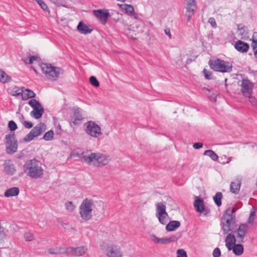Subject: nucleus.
Here are the masks:
<instances>
[{
    "label": "nucleus",
    "instance_id": "f3484780",
    "mask_svg": "<svg viewBox=\"0 0 257 257\" xmlns=\"http://www.w3.org/2000/svg\"><path fill=\"white\" fill-rule=\"evenodd\" d=\"M106 255L108 257H122V254L120 247L113 245L108 246Z\"/></svg>",
    "mask_w": 257,
    "mask_h": 257
},
{
    "label": "nucleus",
    "instance_id": "a18cd8bd",
    "mask_svg": "<svg viewBox=\"0 0 257 257\" xmlns=\"http://www.w3.org/2000/svg\"><path fill=\"white\" fill-rule=\"evenodd\" d=\"M177 257H187L186 252L183 249H179L177 251Z\"/></svg>",
    "mask_w": 257,
    "mask_h": 257
},
{
    "label": "nucleus",
    "instance_id": "4be33fe9",
    "mask_svg": "<svg viewBox=\"0 0 257 257\" xmlns=\"http://www.w3.org/2000/svg\"><path fill=\"white\" fill-rule=\"evenodd\" d=\"M24 89V87H22L21 88V96L22 97V100H26L29 98H33L35 97L36 94L33 91L29 89H25V90Z\"/></svg>",
    "mask_w": 257,
    "mask_h": 257
},
{
    "label": "nucleus",
    "instance_id": "9d476101",
    "mask_svg": "<svg viewBox=\"0 0 257 257\" xmlns=\"http://www.w3.org/2000/svg\"><path fill=\"white\" fill-rule=\"evenodd\" d=\"M88 251V248L85 245L76 247L69 246L64 248V253L67 256L80 257L83 256Z\"/></svg>",
    "mask_w": 257,
    "mask_h": 257
},
{
    "label": "nucleus",
    "instance_id": "4d7b16f0",
    "mask_svg": "<svg viewBox=\"0 0 257 257\" xmlns=\"http://www.w3.org/2000/svg\"><path fill=\"white\" fill-rule=\"evenodd\" d=\"M165 33L166 35L168 36L170 38H171V34L170 30L169 28L165 29Z\"/></svg>",
    "mask_w": 257,
    "mask_h": 257
},
{
    "label": "nucleus",
    "instance_id": "39448f33",
    "mask_svg": "<svg viewBox=\"0 0 257 257\" xmlns=\"http://www.w3.org/2000/svg\"><path fill=\"white\" fill-rule=\"evenodd\" d=\"M94 206V202L92 199L88 198L84 199L79 208L81 218L85 221L90 220L92 218Z\"/></svg>",
    "mask_w": 257,
    "mask_h": 257
},
{
    "label": "nucleus",
    "instance_id": "ea45409f",
    "mask_svg": "<svg viewBox=\"0 0 257 257\" xmlns=\"http://www.w3.org/2000/svg\"><path fill=\"white\" fill-rule=\"evenodd\" d=\"M89 81L91 85L95 87H98L99 83L95 76H92L90 77Z\"/></svg>",
    "mask_w": 257,
    "mask_h": 257
},
{
    "label": "nucleus",
    "instance_id": "20e7f679",
    "mask_svg": "<svg viewBox=\"0 0 257 257\" xmlns=\"http://www.w3.org/2000/svg\"><path fill=\"white\" fill-rule=\"evenodd\" d=\"M24 168L27 175L33 179L40 178L43 175L44 170L41 164L35 159L27 161Z\"/></svg>",
    "mask_w": 257,
    "mask_h": 257
},
{
    "label": "nucleus",
    "instance_id": "5fc2aeb1",
    "mask_svg": "<svg viewBox=\"0 0 257 257\" xmlns=\"http://www.w3.org/2000/svg\"><path fill=\"white\" fill-rule=\"evenodd\" d=\"M196 9V7L186 6V12H189L190 13H194Z\"/></svg>",
    "mask_w": 257,
    "mask_h": 257
},
{
    "label": "nucleus",
    "instance_id": "de8ad7c7",
    "mask_svg": "<svg viewBox=\"0 0 257 257\" xmlns=\"http://www.w3.org/2000/svg\"><path fill=\"white\" fill-rule=\"evenodd\" d=\"M22 123L27 128H31L33 127V124L32 122L28 121L26 120L22 121Z\"/></svg>",
    "mask_w": 257,
    "mask_h": 257
},
{
    "label": "nucleus",
    "instance_id": "e433bc0d",
    "mask_svg": "<svg viewBox=\"0 0 257 257\" xmlns=\"http://www.w3.org/2000/svg\"><path fill=\"white\" fill-rule=\"evenodd\" d=\"M65 205L66 209L70 212H73L76 207L71 201H67L65 203Z\"/></svg>",
    "mask_w": 257,
    "mask_h": 257
},
{
    "label": "nucleus",
    "instance_id": "b1692460",
    "mask_svg": "<svg viewBox=\"0 0 257 257\" xmlns=\"http://www.w3.org/2000/svg\"><path fill=\"white\" fill-rule=\"evenodd\" d=\"M180 221L177 220H173L170 221L166 226V229L167 231H173L177 229L180 226Z\"/></svg>",
    "mask_w": 257,
    "mask_h": 257
},
{
    "label": "nucleus",
    "instance_id": "f257e3e1",
    "mask_svg": "<svg viewBox=\"0 0 257 257\" xmlns=\"http://www.w3.org/2000/svg\"><path fill=\"white\" fill-rule=\"evenodd\" d=\"M249 226L247 223H241L237 229L233 232H229L225 238V245L228 250H231V247L236 243L244 242V237L248 230Z\"/></svg>",
    "mask_w": 257,
    "mask_h": 257
},
{
    "label": "nucleus",
    "instance_id": "a878e982",
    "mask_svg": "<svg viewBox=\"0 0 257 257\" xmlns=\"http://www.w3.org/2000/svg\"><path fill=\"white\" fill-rule=\"evenodd\" d=\"M241 183L239 181L236 180L234 182H232L230 185V191L235 194H237L239 193Z\"/></svg>",
    "mask_w": 257,
    "mask_h": 257
},
{
    "label": "nucleus",
    "instance_id": "dca6fc26",
    "mask_svg": "<svg viewBox=\"0 0 257 257\" xmlns=\"http://www.w3.org/2000/svg\"><path fill=\"white\" fill-rule=\"evenodd\" d=\"M93 13L95 17L99 20L101 24L105 25L107 22V19L109 16V13L107 10H94Z\"/></svg>",
    "mask_w": 257,
    "mask_h": 257
},
{
    "label": "nucleus",
    "instance_id": "c03bdc74",
    "mask_svg": "<svg viewBox=\"0 0 257 257\" xmlns=\"http://www.w3.org/2000/svg\"><path fill=\"white\" fill-rule=\"evenodd\" d=\"M205 78L207 80H211L212 79V72L207 71L206 69H204L203 71Z\"/></svg>",
    "mask_w": 257,
    "mask_h": 257
},
{
    "label": "nucleus",
    "instance_id": "f03ea898",
    "mask_svg": "<svg viewBox=\"0 0 257 257\" xmlns=\"http://www.w3.org/2000/svg\"><path fill=\"white\" fill-rule=\"evenodd\" d=\"M236 211L234 208H228L223 213L221 219L220 225L223 231V234H226L229 232H233L237 229V225L235 222L236 217L233 214Z\"/></svg>",
    "mask_w": 257,
    "mask_h": 257
},
{
    "label": "nucleus",
    "instance_id": "9b49d317",
    "mask_svg": "<svg viewBox=\"0 0 257 257\" xmlns=\"http://www.w3.org/2000/svg\"><path fill=\"white\" fill-rule=\"evenodd\" d=\"M28 104L33 108L30 112L31 116L37 119L40 118L44 112L41 104L35 99H31Z\"/></svg>",
    "mask_w": 257,
    "mask_h": 257
},
{
    "label": "nucleus",
    "instance_id": "58836bf2",
    "mask_svg": "<svg viewBox=\"0 0 257 257\" xmlns=\"http://www.w3.org/2000/svg\"><path fill=\"white\" fill-rule=\"evenodd\" d=\"M252 49L254 50L257 47V32H255L253 33L252 37Z\"/></svg>",
    "mask_w": 257,
    "mask_h": 257
},
{
    "label": "nucleus",
    "instance_id": "13d9d810",
    "mask_svg": "<svg viewBox=\"0 0 257 257\" xmlns=\"http://www.w3.org/2000/svg\"><path fill=\"white\" fill-rule=\"evenodd\" d=\"M87 153L88 152H87L86 153ZM83 153H82L81 155H79L78 153H77L76 154H71V156H74V157L77 156V157L81 158L83 160V159L82 158V154H83Z\"/></svg>",
    "mask_w": 257,
    "mask_h": 257
},
{
    "label": "nucleus",
    "instance_id": "864d4df0",
    "mask_svg": "<svg viewBox=\"0 0 257 257\" xmlns=\"http://www.w3.org/2000/svg\"><path fill=\"white\" fill-rule=\"evenodd\" d=\"M7 236L6 231L3 227L0 226V237L2 238L6 237Z\"/></svg>",
    "mask_w": 257,
    "mask_h": 257
},
{
    "label": "nucleus",
    "instance_id": "79ce46f5",
    "mask_svg": "<svg viewBox=\"0 0 257 257\" xmlns=\"http://www.w3.org/2000/svg\"><path fill=\"white\" fill-rule=\"evenodd\" d=\"M24 238L27 241H32L34 239V234L30 232H26L24 234Z\"/></svg>",
    "mask_w": 257,
    "mask_h": 257
},
{
    "label": "nucleus",
    "instance_id": "37998d69",
    "mask_svg": "<svg viewBox=\"0 0 257 257\" xmlns=\"http://www.w3.org/2000/svg\"><path fill=\"white\" fill-rule=\"evenodd\" d=\"M60 250V248H50L48 249V252L51 254H58L61 252Z\"/></svg>",
    "mask_w": 257,
    "mask_h": 257
},
{
    "label": "nucleus",
    "instance_id": "5701e85b",
    "mask_svg": "<svg viewBox=\"0 0 257 257\" xmlns=\"http://www.w3.org/2000/svg\"><path fill=\"white\" fill-rule=\"evenodd\" d=\"M77 30L82 34H88L91 33L92 29H90L88 26L82 22H80L77 27Z\"/></svg>",
    "mask_w": 257,
    "mask_h": 257
},
{
    "label": "nucleus",
    "instance_id": "c9c22d12",
    "mask_svg": "<svg viewBox=\"0 0 257 257\" xmlns=\"http://www.w3.org/2000/svg\"><path fill=\"white\" fill-rule=\"evenodd\" d=\"M237 30L239 31L240 35L242 36V38L245 37L248 34L247 31L244 29V27L241 26L240 24L237 25Z\"/></svg>",
    "mask_w": 257,
    "mask_h": 257
},
{
    "label": "nucleus",
    "instance_id": "473e14b6",
    "mask_svg": "<svg viewBox=\"0 0 257 257\" xmlns=\"http://www.w3.org/2000/svg\"><path fill=\"white\" fill-rule=\"evenodd\" d=\"M54 137V133L52 130L46 132L43 137V139L45 141H51L53 139Z\"/></svg>",
    "mask_w": 257,
    "mask_h": 257
},
{
    "label": "nucleus",
    "instance_id": "4468645a",
    "mask_svg": "<svg viewBox=\"0 0 257 257\" xmlns=\"http://www.w3.org/2000/svg\"><path fill=\"white\" fill-rule=\"evenodd\" d=\"M82 112V109L78 107L74 106L72 108L70 118L71 122L74 125L79 124L83 120V115Z\"/></svg>",
    "mask_w": 257,
    "mask_h": 257
},
{
    "label": "nucleus",
    "instance_id": "bf43d9fd",
    "mask_svg": "<svg viewBox=\"0 0 257 257\" xmlns=\"http://www.w3.org/2000/svg\"><path fill=\"white\" fill-rule=\"evenodd\" d=\"M24 119H25V118H24V115L23 114H20V115H19V119H20V120L21 123H22V121L25 120Z\"/></svg>",
    "mask_w": 257,
    "mask_h": 257
},
{
    "label": "nucleus",
    "instance_id": "a211bd4d",
    "mask_svg": "<svg viewBox=\"0 0 257 257\" xmlns=\"http://www.w3.org/2000/svg\"><path fill=\"white\" fill-rule=\"evenodd\" d=\"M153 241L156 243H160L162 244H166L172 242H175L177 240V237L175 235H172L169 237L159 238L153 235Z\"/></svg>",
    "mask_w": 257,
    "mask_h": 257
},
{
    "label": "nucleus",
    "instance_id": "f8f14e48",
    "mask_svg": "<svg viewBox=\"0 0 257 257\" xmlns=\"http://www.w3.org/2000/svg\"><path fill=\"white\" fill-rule=\"evenodd\" d=\"M156 206V216L158 218L159 222L163 224H166L169 217L168 214L166 212V206L162 202L157 203Z\"/></svg>",
    "mask_w": 257,
    "mask_h": 257
},
{
    "label": "nucleus",
    "instance_id": "f704fd0d",
    "mask_svg": "<svg viewBox=\"0 0 257 257\" xmlns=\"http://www.w3.org/2000/svg\"><path fill=\"white\" fill-rule=\"evenodd\" d=\"M40 6L42 9L45 12H49V8L43 0H35Z\"/></svg>",
    "mask_w": 257,
    "mask_h": 257
},
{
    "label": "nucleus",
    "instance_id": "49530a36",
    "mask_svg": "<svg viewBox=\"0 0 257 257\" xmlns=\"http://www.w3.org/2000/svg\"><path fill=\"white\" fill-rule=\"evenodd\" d=\"M208 22L210 24V25L213 28H217V24L216 23L215 20L213 17H210L208 19Z\"/></svg>",
    "mask_w": 257,
    "mask_h": 257
},
{
    "label": "nucleus",
    "instance_id": "a19ab883",
    "mask_svg": "<svg viewBox=\"0 0 257 257\" xmlns=\"http://www.w3.org/2000/svg\"><path fill=\"white\" fill-rule=\"evenodd\" d=\"M8 127L11 131H14L17 129V125L13 120H10L8 123Z\"/></svg>",
    "mask_w": 257,
    "mask_h": 257
},
{
    "label": "nucleus",
    "instance_id": "2eb2a0df",
    "mask_svg": "<svg viewBox=\"0 0 257 257\" xmlns=\"http://www.w3.org/2000/svg\"><path fill=\"white\" fill-rule=\"evenodd\" d=\"M196 199L194 202V206L196 211L200 213H203L205 216L207 215L210 211L207 209H205L203 200L198 197H195Z\"/></svg>",
    "mask_w": 257,
    "mask_h": 257
},
{
    "label": "nucleus",
    "instance_id": "6e6d98bb",
    "mask_svg": "<svg viewBox=\"0 0 257 257\" xmlns=\"http://www.w3.org/2000/svg\"><path fill=\"white\" fill-rule=\"evenodd\" d=\"M193 147L195 149H199L203 147V144L201 143H194L193 145Z\"/></svg>",
    "mask_w": 257,
    "mask_h": 257
},
{
    "label": "nucleus",
    "instance_id": "6ab92c4d",
    "mask_svg": "<svg viewBox=\"0 0 257 257\" xmlns=\"http://www.w3.org/2000/svg\"><path fill=\"white\" fill-rule=\"evenodd\" d=\"M117 6L120 9L124 10L125 12L130 16H133L135 18L138 17V15L135 12L134 7L131 5L128 4H118Z\"/></svg>",
    "mask_w": 257,
    "mask_h": 257
},
{
    "label": "nucleus",
    "instance_id": "cd10ccee",
    "mask_svg": "<svg viewBox=\"0 0 257 257\" xmlns=\"http://www.w3.org/2000/svg\"><path fill=\"white\" fill-rule=\"evenodd\" d=\"M19 189L18 187H14L7 189L5 192V196L6 197L16 196L19 194Z\"/></svg>",
    "mask_w": 257,
    "mask_h": 257
},
{
    "label": "nucleus",
    "instance_id": "3c124183",
    "mask_svg": "<svg viewBox=\"0 0 257 257\" xmlns=\"http://www.w3.org/2000/svg\"><path fill=\"white\" fill-rule=\"evenodd\" d=\"M249 100L252 105L255 106L257 108V99L254 97L249 96Z\"/></svg>",
    "mask_w": 257,
    "mask_h": 257
},
{
    "label": "nucleus",
    "instance_id": "09e8293b",
    "mask_svg": "<svg viewBox=\"0 0 257 257\" xmlns=\"http://www.w3.org/2000/svg\"><path fill=\"white\" fill-rule=\"evenodd\" d=\"M213 257H219L221 255V251L218 247L215 248L213 251Z\"/></svg>",
    "mask_w": 257,
    "mask_h": 257
},
{
    "label": "nucleus",
    "instance_id": "72a5a7b5",
    "mask_svg": "<svg viewBox=\"0 0 257 257\" xmlns=\"http://www.w3.org/2000/svg\"><path fill=\"white\" fill-rule=\"evenodd\" d=\"M256 213V209L254 207H252L250 210L249 218L248 219V223H252L254 220V216Z\"/></svg>",
    "mask_w": 257,
    "mask_h": 257
},
{
    "label": "nucleus",
    "instance_id": "2f4dec72",
    "mask_svg": "<svg viewBox=\"0 0 257 257\" xmlns=\"http://www.w3.org/2000/svg\"><path fill=\"white\" fill-rule=\"evenodd\" d=\"M9 92L12 96H18L21 95L22 91H20L18 87L15 86L14 88H10L9 89Z\"/></svg>",
    "mask_w": 257,
    "mask_h": 257
},
{
    "label": "nucleus",
    "instance_id": "aec40b11",
    "mask_svg": "<svg viewBox=\"0 0 257 257\" xmlns=\"http://www.w3.org/2000/svg\"><path fill=\"white\" fill-rule=\"evenodd\" d=\"M252 84L247 79H243L241 83V90L245 95L250 94L252 88Z\"/></svg>",
    "mask_w": 257,
    "mask_h": 257
},
{
    "label": "nucleus",
    "instance_id": "393cba45",
    "mask_svg": "<svg viewBox=\"0 0 257 257\" xmlns=\"http://www.w3.org/2000/svg\"><path fill=\"white\" fill-rule=\"evenodd\" d=\"M4 171L5 173L9 175H13L15 173L16 169L14 164H13L10 161L5 164Z\"/></svg>",
    "mask_w": 257,
    "mask_h": 257
},
{
    "label": "nucleus",
    "instance_id": "603ef678",
    "mask_svg": "<svg viewBox=\"0 0 257 257\" xmlns=\"http://www.w3.org/2000/svg\"><path fill=\"white\" fill-rule=\"evenodd\" d=\"M194 13H190L189 12H186L185 16L187 17V22L188 23L190 22L192 17L194 15Z\"/></svg>",
    "mask_w": 257,
    "mask_h": 257
},
{
    "label": "nucleus",
    "instance_id": "4c0bfd02",
    "mask_svg": "<svg viewBox=\"0 0 257 257\" xmlns=\"http://www.w3.org/2000/svg\"><path fill=\"white\" fill-rule=\"evenodd\" d=\"M39 58V57L38 56L35 55V56H31L29 57L28 60H27L26 58H24L23 60H24V61L25 62V63L31 64L33 63V62L34 61L37 60Z\"/></svg>",
    "mask_w": 257,
    "mask_h": 257
},
{
    "label": "nucleus",
    "instance_id": "0eeeda50",
    "mask_svg": "<svg viewBox=\"0 0 257 257\" xmlns=\"http://www.w3.org/2000/svg\"><path fill=\"white\" fill-rule=\"evenodd\" d=\"M208 63L211 69L215 71L225 73L229 72L232 70V66L228 62L220 59L210 60Z\"/></svg>",
    "mask_w": 257,
    "mask_h": 257
},
{
    "label": "nucleus",
    "instance_id": "8fccbe9b",
    "mask_svg": "<svg viewBox=\"0 0 257 257\" xmlns=\"http://www.w3.org/2000/svg\"><path fill=\"white\" fill-rule=\"evenodd\" d=\"M186 6L196 7L195 0H185Z\"/></svg>",
    "mask_w": 257,
    "mask_h": 257
},
{
    "label": "nucleus",
    "instance_id": "412c9836",
    "mask_svg": "<svg viewBox=\"0 0 257 257\" xmlns=\"http://www.w3.org/2000/svg\"><path fill=\"white\" fill-rule=\"evenodd\" d=\"M234 48L238 52L245 53L248 50L249 46L247 43L238 40L235 43Z\"/></svg>",
    "mask_w": 257,
    "mask_h": 257
},
{
    "label": "nucleus",
    "instance_id": "052dcab7",
    "mask_svg": "<svg viewBox=\"0 0 257 257\" xmlns=\"http://www.w3.org/2000/svg\"><path fill=\"white\" fill-rule=\"evenodd\" d=\"M254 57L257 58V49L254 51Z\"/></svg>",
    "mask_w": 257,
    "mask_h": 257
},
{
    "label": "nucleus",
    "instance_id": "7c9ffc66",
    "mask_svg": "<svg viewBox=\"0 0 257 257\" xmlns=\"http://www.w3.org/2000/svg\"><path fill=\"white\" fill-rule=\"evenodd\" d=\"M222 198V194L220 192H217L215 196L213 197L214 202L218 207H219L221 205Z\"/></svg>",
    "mask_w": 257,
    "mask_h": 257
},
{
    "label": "nucleus",
    "instance_id": "bb28decb",
    "mask_svg": "<svg viewBox=\"0 0 257 257\" xmlns=\"http://www.w3.org/2000/svg\"><path fill=\"white\" fill-rule=\"evenodd\" d=\"M241 243H238L237 244H235L232 246L231 247V250H232L233 252L236 255H241L244 250V248L243 245H242Z\"/></svg>",
    "mask_w": 257,
    "mask_h": 257
},
{
    "label": "nucleus",
    "instance_id": "c756f323",
    "mask_svg": "<svg viewBox=\"0 0 257 257\" xmlns=\"http://www.w3.org/2000/svg\"><path fill=\"white\" fill-rule=\"evenodd\" d=\"M204 155L209 157L213 161H217L218 159V156L211 150H208L204 152Z\"/></svg>",
    "mask_w": 257,
    "mask_h": 257
},
{
    "label": "nucleus",
    "instance_id": "ddd939ff",
    "mask_svg": "<svg viewBox=\"0 0 257 257\" xmlns=\"http://www.w3.org/2000/svg\"><path fill=\"white\" fill-rule=\"evenodd\" d=\"M45 130V125L44 123L40 122L34 126L30 133L24 139V141L29 142L35 137L41 135Z\"/></svg>",
    "mask_w": 257,
    "mask_h": 257
},
{
    "label": "nucleus",
    "instance_id": "7ed1b4c3",
    "mask_svg": "<svg viewBox=\"0 0 257 257\" xmlns=\"http://www.w3.org/2000/svg\"><path fill=\"white\" fill-rule=\"evenodd\" d=\"M82 158L85 163L97 167L106 165L110 160L108 156L99 153H83L82 154Z\"/></svg>",
    "mask_w": 257,
    "mask_h": 257
},
{
    "label": "nucleus",
    "instance_id": "6e6552de",
    "mask_svg": "<svg viewBox=\"0 0 257 257\" xmlns=\"http://www.w3.org/2000/svg\"><path fill=\"white\" fill-rule=\"evenodd\" d=\"M85 133L91 137L97 138L102 135L101 127L95 122L89 120L84 124Z\"/></svg>",
    "mask_w": 257,
    "mask_h": 257
},
{
    "label": "nucleus",
    "instance_id": "1a4fd4ad",
    "mask_svg": "<svg viewBox=\"0 0 257 257\" xmlns=\"http://www.w3.org/2000/svg\"><path fill=\"white\" fill-rule=\"evenodd\" d=\"M6 152L9 155L16 153L18 150V141L16 139L15 134L11 132L5 136Z\"/></svg>",
    "mask_w": 257,
    "mask_h": 257
},
{
    "label": "nucleus",
    "instance_id": "423d86ee",
    "mask_svg": "<svg viewBox=\"0 0 257 257\" xmlns=\"http://www.w3.org/2000/svg\"><path fill=\"white\" fill-rule=\"evenodd\" d=\"M41 68L43 74L50 80H56L61 74L63 73V70L58 67L53 66L51 64L42 63Z\"/></svg>",
    "mask_w": 257,
    "mask_h": 257
},
{
    "label": "nucleus",
    "instance_id": "c85d7f7f",
    "mask_svg": "<svg viewBox=\"0 0 257 257\" xmlns=\"http://www.w3.org/2000/svg\"><path fill=\"white\" fill-rule=\"evenodd\" d=\"M11 77L0 68V82L2 83H6L11 81Z\"/></svg>",
    "mask_w": 257,
    "mask_h": 257
}]
</instances>
